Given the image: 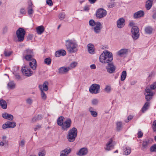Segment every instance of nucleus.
Returning a JSON list of instances; mask_svg holds the SVG:
<instances>
[{"label":"nucleus","mask_w":156,"mask_h":156,"mask_svg":"<svg viewBox=\"0 0 156 156\" xmlns=\"http://www.w3.org/2000/svg\"><path fill=\"white\" fill-rule=\"evenodd\" d=\"M39 88L41 91V98L42 99L44 100H46L47 98V96L45 93L43 91L42 89V86L41 85H39Z\"/></svg>","instance_id":"nucleus-26"},{"label":"nucleus","mask_w":156,"mask_h":156,"mask_svg":"<svg viewBox=\"0 0 156 156\" xmlns=\"http://www.w3.org/2000/svg\"><path fill=\"white\" fill-rule=\"evenodd\" d=\"M126 76V71H123L122 72L121 76V80L123 81L125 80Z\"/></svg>","instance_id":"nucleus-38"},{"label":"nucleus","mask_w":156,"mask_h":156,"mask_svg":"<svg viewBox=\"0 0 156 156\" xmlns=\"http://www.w3.org/2000/svg\"><path fill=\"white\" fill-rule=\"evenodd\" d=\"M90 68L91 69H95L96 68V66L95 64H92L90 66Z\"/></svg>","instance_id":"nucleus-62"},{"label":"nucleus","mask_w":156,"mask_h":156,"mask_svg":"<svg viewBox=\"0 0 156 156\" xmlns=\"http://www.w3.org/2000/svg\"><path fill=\"white\" fill-rule=\"evenodd\" d=\"M102 28V25L101 23L99 22H96V25L93 29L94 32L96 34H98L101 32Z\"/></svg>","instance_id":"nucleus-14"},{"label":"nucleus","mask_w":156,"mask_h":156,"mask_svg":"<svg viewBox=\"0 0 156 156\" xmlns=\"http://www.w3.org/2000/svg\"><path fill=\"white\" fill-rule=\"evenodd\" d=\"M51 59L50 57L46 58L44 60V63L47 65H50L51 63Z\"/></svg>","instance_id":"nucleus-41"},{"label":"nucleus","mask_w":156,"mask_h":156,"mask_svg":"<svg viewBox=\"0 0 156 156\" xmlns=\"http://www.w3.org/2000/svg\"><path fill=\"white\" fill-rule=\"evenodd\" d=\"M69 70V69L68 67L63 66L59 69L58 73L60 74H65L67 73Z\"/></svg>","instance_id":"nucleus-16"},{"label":"nucleus","mask_w":156,"mask_h":156,"mask_svg":"<svg viewBox=\"0 0 156 156\" xmlns=\"http://www.w3.org/2000/svg\"><path fill=\"white\" fill-rule=\"evenodd\" d=\"M129 50L128 49H121L117 52V54L120 57H125L128 54Z\"/></svg>","instance_id":"nucleus-12"},{"label":"nucleus","mask_w":156,"mask_h":156,"mask_svg":"<svg viewBox=\"0 0 156 156\" xmlns=\"http://www.w3.org/2000/svg\"><path fill=\"white\" fill-rule=\"evenodd\" d=\"M77 63L76 62H72L69 65V66L68 67L69 68V70L75 68L77 66Z\"/></svg>","instance_id":"nucleus-39"},{"label":"nucleus","mask_w":156,"mask_h":156,"mask_svg":"<svg viewBox=\"0 0 156 156\" xmlns=\"http://www.w3.org/2000/svg\"><path fill=\"white\" fill-rule=\"evenodd\" d=\"M144 15V11L142 10H140L136 12L133 14V17L136 19L138 18L143 17Z\"/></svg>","instance_id":"nucleus-18"},{"label":"nucleus","mask_w":156,"mask_h":156,"mask_svg":"<svg viewBox=\"0 0 156 156\" xmlns=\"http://www.w3.org/2000/svg\"><path fill=\"white\" fill-rule=\"evenodd\" d=\"M88 51L91 54H93L94 53V47L91 44H89L87 45Z\"/></svg>","instance_id":"nucleus-25"},{"label":"nucleus","mask_w":156,"mask_h":156,"mask_svg":"<svg viewBox=\"0 0 156 156\" xmlns=\"http://www.w3.org/2000/svg\"><path fill=\"white\" fill-rule=\"evenodd\" d=\"M36 31L38 34H41L44 30V28L43 26H38L36 28Z\"/></svg>","instance_id":"nucleus-24"},{"label":"nucleus","mask_w":156,"mask_h":156,"mask_svg":"<svg viewBox=\"0 0 156 156\" xmlns=\"http://www.w3.org/2000/svg\"><path fill=\"white\" fill-rule=\"evenodd\" d=\"M125 21L122 18H120L117 21V27L119 28H122L125 26Z\"/></svg>","instance_id":"nucleus-15"},{"label":"nucleus","mask_w":156,"mask_h":156,"mask_svg":"<svg viewBox=\"0 0 156 156\" xmlns=\"http://www.w3.org/2000/svg\"><path fill=\"white\" fill-rule=\"evenodd\" d=\"M90 9V8L88 6H85L84 8V10L85 11H88Z\"/></svg>","instance_id":"nucleus-60"},{"label":"nucleus","mask_w":156,"mask_h":156,"mask_svg":"<svg viewBox=\"0 0 156 156\" xmlns=\"http://www.w3.org/2000/svg\"><path fill=\"white\" fill-rule=\"evenodd\" d=\"M46 3L49 6H51L53 5V2L51 0H47Z\"/></svg>","instance_id":"nucleus-57"},{"label":"nucleus","mask_w":156,"mask_h":156,"mask_svg":"<svg viewBox=\"0 0 156 156\" xmlns=\"http://www.w3.org/2000/svg\"><path fill=\"white\" fill-rule=\"evenodd\" d=\"M28 14L29 15H31L34 13V11L32 8H28Z\"/></svg>","instance_id":"nucleus-56"},{"label":"nucleus","mask_w":156,"mask_h":156,"mask_svg":"<svg viewBox=\"0 0 156 156\" xmlns=\"http://www.w3.org/2000/svg\"><path fill=\"white\" fill-rule=\"evenodd\" d=\"M20 12L21 14H25L26 13V12L25 10L23 8L20 9Z\"/></svg>","instance_id":"nucleus-59"},{"label":"nucleus","mask_w":156,"mask_h":156,"mask_svg":"<svg viewBox=\"0 0 156 156\" xmlns=\"http://www.w3.org/2000/svg\"><path fill=\"white\" fill-rule=\"evenodd\" d=\"M31 61L29 62V65L33 70H35L37 67L36 60L34 59H33Z\"/></svg>","instance_id":"nucleus-23"},{"label":"nucleus","mask_w":156,"mask_h":156,"mask_svg":"<svg viewBox=\"0 0 156 156\" xmlns=\"http://www.w3.org/2000/svg\"><path fill=\"white\" fill-rule=\"evenodd\" d=\"M16 126V123L15 122L7 121L2 126V128L5 129L7 128H14Z\"/></svg>","instance_id":"nucleus-11"},{"label":"nucleus","mask_w":156,"mask_h":156,"mask_svg":"<svg viewBox=\"0 0 156 156\" xmlns=\"http://www.w3.org/2000/svg\"><path fill=\"white\" fill-rule=\"evenodd\" d=\"M59 18L61 20H63L65 17V14L64 13H60L59 16Z\"/></svg>","instance_id":"nucleus-51"},{"label":"nucleus","mask_w":156,"mask_h":156,"mask_svg":"<svg viewBox=\"0 0 156 156\" xmlns=\"http://www.w3.org/2000/svg\"><path fill=\"white\" fill-rule=\"evenodd\" d=\"M15 84L13 81H10L8 84V87L10 89H12L15 88Z\"/></svg>","instance_id":"nucleus-35"},{"label":"nucleus","mask_w":156,"mask_h":156,"mask_svg":"<svg viewBox=\"0 0 156 156\" xmlns=\"http://www.w3.org/2000/svg\"><path fill=\"white\" fill-rule=\"evenodd\" d=\"M145 95V98L147 101H149L152 99V96H153L154 94H148L146 93H144Z\"/></svg>","instance_id":"nucleus-32"},{"label":"nucleus","mask_w":156,"mask_h":156,"mask_svg":"<svg viewBox=\"0 0 156 156\" xmlns=\"http://www.w3.org/2000/svg\"><path fill=\"white\" fill-rule=\"evenodd\" d=\"M37 120H39L37 119V118L36 117V116L34 117L32 119V121L33 122H35Z\"/></svg>","instance_id":"nucleus-64"},{"label":"nucleus","mask_w":156,"mask_h":156,"mask_svg":"<svg viewBox=\"0 0 156 156\" xmlns=\"http://www.w3.org/2000/svg\"><path fill=\"white\" fill-rule=\"evenodd\" d=\"M112 139H110L106 144V147L104 148L106 150L108 151H110L112 148H113V145L112 144Z\"/></svg>","instance_id":"nucleus-19"},{"label":"nucleus","mask_w":156,"mask_h":156,"mask_svg":"<svg viewBox=\"0 0 156 156\" xmlns=\"http://www.w3.org/2000/svg\"><path fill=\"white\" fill-rule=\"evenodd\" d=\"M137 135H138L137 137L138 138L142 137L143 135V133L140 130H139L138 132L137 133Z\"/></svg>","instance_id":"nucleus-47"},{"label":"nucleus","mask_w":156,"mask_h":156,"mask_svg":"<svg viewBox=\"0 0 156 156\" xmlns=\"http://www.w3.org/2000/svg\"><path fill=\"white\" fill-rule=\"evenodd\" d=\"M153 4L152 1L151 0H147L146 2L145 7L147 10L150 9L152 6Z\"/></svg>","instance_id":"nucleus-28"},{"label":"nucleus","mask_w":156,"mask_h":156,"mask_svg":"<svg viewBox=\"0 0 156 156\" xmlns=\"http://www.w3.org/2000/svg\"><path fill=\"white\" fill-rule=\"evenodd\" d=\"M65 42L66 48L69 53H74L78 51V45L75 40L69 39Z\"/></svg>","instance_id":"nucleus-1"},{"label":"nucleus","mask_w":156,"mask_h":156,"mask_svg":"<svg viewBox=\"0 0 156 156\" xmlns=\"http://www.w3.org/2000/svg\"><path fill=\"white\" fill-rule=\"evenodd\" d=\"M45 152L44 150H43L41 151H40L38 153L39 156H44Z\"/></svg>","instance_id":"nucleus-53"},{"label":"nucleus","mask_w":156,"mask_h":156,"mask_svg":"<svg viewBox=\"0 0 156 156\" xmlns=\"http://www.w3.org/2000/svg\"><path fill=\"white\" fill-rule=\"evenodd\" d=\"M33 5L32 2H30L29 3V6L28 7V8H33Z\"/></svg>","instance_id":"nucleus-61"},{"label":"nucleus","mask_w":156,"mask_h":156,"mask_svg":"<svg viewBox=\"0 0 156 156\" xmlns=\"http://www.w3.org/2000/svg\"><path fill=\"white\" fill-rule=\"evenodd\" d=\"M71 151V149L70 148H66L61 152L60 156H67Z\"/></svg>","instance_id":"nucleus-21"},{"label":"nucleus","mask_w":156,"mask_h":156,"mask_svg":"<svg viewBox=\"0 0 156 156\" xmlns=\"http://www.w3.org/2000/svg\"><path fill=\"white\" fill-rule=\"evenodd\" d=\"M89 23L90 26L94 27L96 25V22H95L93 20H91L89 21Z\"/></svg>","instance_id":"nucleus-46"},{"label":"nucleus","mask_w":156,"mask_h":156,"mask_svg":"<svg viewBox=\"0 0 156 156\" xmlns=\"http://www.w3.org/2000/svg\"><path fill=\"white\" fill-rule=\"evenodd\" d=\"M91 115L94 117H96L97 116V113L95 111H90Z\"/></svg>","instance_id":"nucleus-54"},{"label":"nucleus","mask_w":156,"mask_h":156,"mask_svg":"<svg viewBox=\"0 0 156 156\" xmlns=\"http://www.w3.org/2000/svg\"><path fill=\"white\" fill-rule=\"evenodd\" d=\"M48 83L47 82H45L42 86V89L43 91H47L48 90Z\"/></svg>","instance_id":"nucleus-33"},{"label":"nucleus","mask_w":156,"mask_h":156,"mask_svg":"<svg viewBox=\"0 0 156 156\" xmlns=\"http://www.w3.org/2000/svg\"><path fill=\"white\" fill-rule=\"evenodd\" d=\"M107 71L109 73H112L115 72L116 69L115 67L112 63H108L106 67Z\"/></svg>","instance_id":"nucleus-13"},{"label":"nucleus","mask_w":156,"mask_h":156,"mask_svg":"<svg viewBox=\"0 0 156 156\" xmlns=\"http://www.w3.org/2000/svg\"><path fill=\"white\" fill-rule=\"evenodd\" d=\"M113 59L112 53L108 51H104L99 57L100 62L104 63H109Z\"/></svg>","instance_id":"nucleus-3"},{"label":"nucleus","mask_w":156,"mask_h":156,"mask_svg":"<svg viewBox=\"0 0 156 156\" xmlns=\"http://www.w3.org/2000/svg\"><path fill=\"white\" fill-rule=\"evenodd\" d=\"M77 130L76 127H73L69 130L66 138L68 141L70 142L74 141L77 135Z\"/></svg>","instance_id":"nucleus-4"},{"label":"nucleus","mask_w":156,"mask_h":156,"mask_svg":"<svg viewBox=\"0 0 156 156\" xmlns=\"http://www.w3.org/2000/svg\"><path fill=\"white\" fill-rule=\"evenodd\" d=\"M104 90L107 93H109L111 90V86L108 85L106 86Z\"/></svg>","instance_id":"nucleus-44"},{"label":"nucleus","mask_w":156,"mask_h":156,"mask_svg":"<svg viewBox=\"0 0 156 156\" xmlns=\"http://www.w3.org/2000/svg\"><path fill=\"white\" fill-rule=\"evenodd\" d=\"M0 106L3 109H6L7 108V103L3 99L0 100Z\"/></svg>","instance_id":"nucleus-30"},{"label":"nucleus","mask_w":156,"mask_h":156,"mask_svg":"<svg viewBox=\"0 0 156 156\" xmlns=\"http://www.w3.org/2000/svg\"><path fill=\"white\" fill-rule=\"evenodd\" d=\"M107 14V11L101 8H99L96 12V16L97 18L101 19L105 16Z\"/></svg>","instance_id":"nucleus-8"},{"label":"nucleus","mask_w":156,"mask_h":156,"mask_svg":"<svg viewBox=\"0 0 156 156\" xmlns=\"http://www.w3.org/2000/svg\"><path fill=\"white\" fill-rule=\"evenodd\" d=\"M21 71L23 74L27 77L30 76L33 73V71L31 70L30 69L26 66H24L22 67Z\"/></svg>","instance_id":"nucleus-10"},{"label":"nucleus","mask_w":156,"mask_h":156,"mask_svg":"<svg viewBox=\"0 0 156 156\" xmlns=\"http://www.w3.org/2000/svg\"><path fill=\"white\" fill-rule=\"evenodd\" d=\"M25 55H33V52L30 49H27L24 51L23 54V56H24Z\"/></svg>","instance_id":"nucleus-36"},{"label":"nucleus","mask_w":156,"mask_h":156,"mask_svg":"<svg viewBox=\"0 0 156 156\" xmlns=\"http://www.w3.org/2000/svg\"><path fill=\"white\" fill-rule=\"evenodd\" d=\"M116 129L118 131L120 130L122 128V122H118L116 124Z\"/></svg>","instance_id":"nucleus-37"},{"label":"nucleus","mask_w":156,"mask_h":156,"mask_svg":"<svg viewBox=\"0 0 156 156\" xmlns=\"http://www.w3.org/2000/svg\"><path fill=\"white\" fill-rule=\"evenodd\" d=\"M100 87L99 84H93L90 87L89 90L92 94H97L99 92Z\"/></svg>","instance_id":"nucleus-9"},{"label":"nucleus","mask_w":156,"mask_h":156,"mask_svg":"<svg viewBox=\"0 0 156 156\" xmlns=\"http://www.w3.org/2000/svg\"><path fill=\"white\" fill-rule=\"evenodd\" d=\"M88 153V150L87 148L83 147L81 148L77 154L79 156H83L86 155Z\"/></svg>","instance_id":"nucleus-17"},{"label":"nucleus","mask_w":156,"mask_h":156,"mask_svg":"<svg viewBox=\"0 0 156 156\" xmlns=\"http://www.w3.org/2000/svg\"><path fill=\"white\" fill-rule=\"evenodd\" d=\"M32 102V100L30 98H28L26 100V102L28 104L31 105Z\"/></svg>","instance_id":"nucleus-58"},{"label":"nucleus","mask_w":156,"mask_h":156,"mask_svg":"<svg viewBox=\"0 0 156 156\" xmlns=\"http://www.w3.org/2000/svg\"><path fill=\"white\" fill-rule=\"evenodd\" d=\"M66 51L64 50H60L55 52V56L59 57L61 56H64L66 54Z\"/></svg>","instance_id":"nucleus-22"},{"label":"nucleus","mask_w":156,"mask_h":156,"mask_svg":"<svg viewBox=\"0 0 156 156\" xmlns=\"http://www.w3.org/2000/svg\"><path fill=\"white\" fill-rule=\"evenodd\" d=\"M23 56L26 60L30 61L33 57V55H25Z\"/></svg>","instance_id":"nucleus-42"},{"label":"nucleus","mask_w":156,"mask_h":156,"mask_svg":"<svg viewBox=\"0 0 156 156\" xmlns=\"http://www.w3.org/2000/svg\"><path fill=\"white\" fill-rule=\"evenodd\" d=\"M65 119L64 117L61 116L59 117L57 120V124L61 126L62 129L64 131H67L69 128L72 124V121L70 119H67L64 122Z\"/></svg>","instance_id":"nucleus-2"},{"label":"nucleus","mask_w":156,"mask_h":156,"mask_svg":"<svg viewBox=\"0 0 156 156\" xmlns=\"http://www.w3.org/2000/svg\"><path fill=\"white\" fill-rule=\"evenodd\" d=\"M150 103L149 101H147L142 108V111L143 112H144L148 109L150 106Z\"/></svg>","instance_id":"nucleus-31"},{"label":"nucleus","mask_w":156,"mask_h":156,"mask_svg":"<svg viewBox=\"0 0 156 156\" xmlns=\"http://www.w3.org/2000/svg\"><path fill=\"white\" fill-rule=\"evenodd\" d=\"M2 116L4 118L9 120H12L13 119V116L11 114H9L6 112L3 113Z\"/></svg>","instance_id":"nucleus-20"},{"label":"nucleus","mask_w":156,"mask_h":156,"mask_svg":"<svg viewBox=\"0 0 156 156\" xmlns=\"http://www.w3.org/2000/svg\"><path fill=\"white\" fill-rule=\"evenodd\" d=\"M144 30L146 34H151L152 33L153 29L151 26H148L145 27Z\"/></svg>","instance_id":"nucleus-29"},{"label":"nucleus","mask_w":156,"mask_h":156,"mask_svg":"<svg viewBox=\"0 0 156 156\" xmlns=\"http://www.w3.org/2000/svg\"><path fill=\"white\" fill-rule=\"evenodd\" d=\"M133 116L132 115H129L127 117V119L125 120V122H128L129 121L133 119Z\"/></svg>","instance_id":"nucleus-55"},{"label":"nucleus","mask_w":156,"mask_h":156,"mask_svg":"<svg viewBox=\"0 0 156 156\" xmlns=\"http://www.w3.org/2000/svg\"><path fill=\"white\" fill-rule=\"evenodd\" d=\"M149 87L151 90H154L156 88V81L154 82L152 84H151Z\"/></svg>","instance_id":"nucleus-48"},{"label":"nucleus","mask_w":156,"mask_h":156,"mask_svg":"<svg viewBox=\"0 0 156 156\" xmlns=\"http://www.w3.org/2000/svg\"><path fill=\"white\" fill-rule=\"evenodd\" d=\"M151 88L149 87H146L145 90V92L144 93H146L148 94H154L153 92L151 90Z\"/></svg>","instance_id":"nucleus-40"},{"label":"nucleus","mask_w":156,"mask_h":156,"mask_svg":"<svg viewBox=\"0 0 156 156\" xmlns=\"http://www.w3.org/2000/svg\"><path fill=\"white\" fill-rule=\"evenodd\" d=\"M152 128L154 132L156 131V120L154 121L153 122Z\"/></svg>","instance_id":"nucleus-49"},{"label":"nucleus","mask_w":156,"mask_h":156,"mask_svg":"<svg viewBox=\"0 0 156 156\" xmlns=\"http://www.w3.org/2000/svg\"><path fill=\"white\" fill-rule=\"evenodd\" d=\"M25 143V140H23L20 141V143L19 144V147L20 146L21 147H23L24 146Z\"/></svg>","instance_id":"nucleus-52"},{"label":"nucleus","mask_w":156,"mask_h":156,"mask_svg":"<svg viewBox=\"0 0 156 156\" xmlns=\"http://www.w3.org/2000/svg\"><path fill=\"white\" fill-rule=\"evenodd\" d=\"M115 2H111L109 3L107 5V7L109 8H111L115 7Z\"/></svg>","instance_id":"nucleus-43"},{"label":"nucleus","mask_w":156,"mask_h":156,"mask_svg":"<svg viewBox=\"0 0 156 156\" xmlns=\"http://www.w3.org/2000/svg\"><path fill=\"white\" fill-rule=\"evenodd\" d=\"M139 29L138 27L136 26H134L131 29L132 37L134 40H137L139 37Z\"/></svg>","instance_id":"nucleus-7"},{"label":"nucleus","mask_w":156,"mask_h":156,"mask_svg":"<svg viewBox=\"0 0 156 156\" xmlns=\"http://www.w3.org/2000/svg\"><path fill=\"white\" fill-rule=\"evenodd\" d=\"M153 141V140L151 138H148L144 139L142 142L141 149L143 151L146 150L148 148L149 145L151 144Z\"/></svg>","instance_id":"nucleus-6"},{"label":"nucleus","mask_w":156,"mask_h":156,"mask_svg":"<svg viewBox=\"0 0 156 156\" xmlns=\"http://www.w3.org/2000/svg\"><path fill=\"white\" fill-rule=\"evenodd\" d=\"M41 127V126L40 125H37L36 127H35L34 129V130L35 131H36L38 129L40 128Z\"/></svg>","instance_id":"nucleus-63"},{"label":"nucleus","mask_w":156,"mask_h":156,"mask_svg":"<svg viewBox=\"0 0 156 156\" xmlns=\"http://www.w3.org/2000/svg\"><path fill=\"white\" fill-rule=\"evenodd\" d=\"M99 101L98 100L96 99H93L92 100V104L93 105H97L98 102Z\"/></svg>","instance_id":"nucleus-50"},{"label":"nucleus","mask_w":156,"mask_h":156,"mask_svg":"<svg viewBox=\"0 0 156 156\" xmlns=\"http://www.w3.org/2000/svg\"><path fill=\"white\" fill-rule=\"evenodd\" d=\"M123 151V154L126 155H129L131 152V148L126 147L124 148Z\"/></svg>","instance_id":"nucleus-27"},{"label":"nucleus","mask_w":156,"mask_h":156,"mask_svg":"<svg viewBox=\"0 0 156 156\" xmlns=\"http://www.w3.org/2000/svg\"><path fill=\"white\" fill-rule=\"evenodd\" d=\"M26 34V31L23 28L20 27L16 31V34L19 42L23 41L24 39V36Z\"/></svg>","instance_id":"nucleus-5"},{"label":"nucleus","mask_w":156,"mask_h":156,"mask_svg":"<svg viewBox=\"0 0 156 156\" xmlns=\"http://www.w3.org/2000/svg\"><path fill=\"white\" fill-rule=\"evenodd\" d=\"M151 152H156V144H154L151 146L150 148Z\"/></svg>","instance_id":"nucleus-45"},{"label":"nucleus","mask_w":156,"mask_h":156,"mask_svg":"<svg viewBox=\"0 0 156 156\" xmlns=\"http://www.w3.org/2000/svg\"><path fill=\"white\" fill-rule=\"evenodd\" d=\"M12 53V51L5 49L4 51V54L5 57H9L11 55Z\"/></svg>","instance_id":"nucleus-34"}]
</instances>
